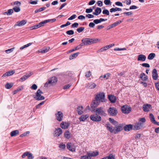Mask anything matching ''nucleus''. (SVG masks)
Here are the masks:
<instances>
[{
	"instance_id": "1",
	"label": "nucleus",
	"mask_w": 159,
	"mask_h": 159,
	"mask_svg": "<svg viewBox=\"0 0 159 159\" xmlns=\"http://www.w3.org/2000/svg\"><path fill=\"white\" fill-rule=\"evenodd\" d=\"M95 100H93L91 102L90 106L93 108L99 105L101 102H105V94L103 92H99L97 93L95 95Z\"/></svg>"
},
{
	"instance_id": "2",
	"label": "nucleus",
	"mask_w": 159,
	"mask_h": 159,
	"mask_svg": "<svg viewBox=\"0 0 159 159\" xmlns=\"http://www.w3.org/2000/svg\"><path fill=\"white\" fill-rule=\"evenodd\" d=\"M146 121V120L144 117L139 118L138 122L134 125L133 129L134 130H137L142 128L144 126V123Z\"/></svg>"
},
{
	"instance_id": "3",
	"label": "nucleus",
	"mask_w": 159,
	"mask_h": 159,
	"mask_svg": "<svg viewBox=\"0 0 159 159\" xmlns=\"http://www.w3.org/2000/svg\"><path fill=\"white\" fill-rule=\"evenodd\" d=\"M98 41V39H90V38H85L82 40V42H84L85 45L91 44L93 43H95Z\"/></svg>"
},
{
	"instance_id": "4",
	"label": "nucleus",
	"mask_w": 159,
	"mask_h": 159,
	"mask_svg": "<svg viewBox=\"0 0 159 159\" xmlns=\"http://www.w3.org/2000/svg\"><path fill=\"white\" fill-rule=\"evenodd\" d=\"M57 80L56 77H53L48 80V81L45 84L44 86L48 87L51 85H53L57 82Z\"/></svg>"
},
{
	"instance_id": "5",
	"label": "nucleus",
	"mask_w": 159,
	"mask_h": 159,
	"mask_svg": "<svg viewBox=\"0 0 159 159\" xmlns=\"http://www.w3.org/2000/svg\"><path fill=\"white\" fill-rule=\"evenodd\" d=\"M94 111L98 115V114L100 116H106L107 115V114L105 113L104 109L102 107H100L96 109H94Z\"/></svg>"
},
{
	"instance_id": "6",
	"label": "nucleus",
	"mask_w": 159,
	"mask_h": 159,
	"mask_svg": "<svg viewBox=\"0 0 159 159\" xmlns=\"http://www.w3.org/2000/svg\"><path fill=\"white\" fill-rule=\"evenodd\" d=\"M42 93L43 92L40 89H39L35 93L36 95L34 97V98L37 100H44L45 99V97L41 95Z\"/></svg>"
},
{
	"instance_id": "7",
	"label": "nucleus",
	"mask_w": 159,
	"mask_h": 159,
	"mask_svg": "<svg viewBox=\"0 0 159 159\" xmlns=\"http://www.w3.org/2000/svg\"><path fill=\"white\" fill-rule=\"evenodd\" d=\"M90 119L92 121L95 122H99L101 120L100 116L96 113L91 115L90 116Z\"/></svg>"
},
{
	"instance_id": "8",
	"label": "nucleus",
	"mask_w": 159,
	"mask_h": 159,
	"mask_svg": "<svg viewBox=\"0 0 159 159\" xmlns=\"http://www.w3.org/2000/svg\"><path fill=\"white\" fill-rule=\"evenodd\" d=\"M121 110L123 113L128 114L131 111V108L127 105H125L121 107Z\"/></svg>"
},
{
	"instance_id": "9",
	"label": "nucleus",
	"mask_w": 159,
	"mask_h": 159,
	"mask_svg": "<svg viewBox=\"0 0 159 159\" xmlns=\"http://www.w3.org/2000/svg\"><path fill=\"white\" fill-rule=\"evenodd\" d=\"M108 112L109 115L111 116H115L117 113V111L114 107H110L108 110Z\"/></svg>"
},
{
	"instance_id": "10",
	"label": "nucleus",
	"mask_w": 159,
	"mask_h": 159,
	"mask_svg": "<svg viewBox=\"0 0 159 159\" xmlns=\"http://www.w3.org/2000/svg\"><path fill=\"white\" fill-rule=\"evenodd\" d=\"M66 148L70 151L74 152L75 151L76 147L73 143L68 142L66 144Z\"/></svg>"
},
{
	"instance_id": "11",
	"label": "nucleus",
	"mask_w": 159,
	"mask_h": 159,
	"mask_svg": "<svg viewBox=\"0 0 159 159\" xmlns=\"http://www.w3.org/2000/svg\"><path fill=\"white\" fill-rule=\"evenodd\" d=\"M114 133L116 134L121 131L122 129L123 125L121 124H117L115 125Z\"/></svg>"
},
{
	"instance_id": "12",
	"label": "nucleus",
	"mask_w": 159,
	"mask_h": 159,
	"mask_svg": "<svg viewBox=\"0 0 159 159\" xmlns=\"http://www.w3.org/2000/svg\"><path fill=\"white\" fill-rule=\"evenodd\" d=\"M62 130L60 128H56L54 131V135L55 137H58L62 134Z\"/></svg>"
},
{
	"instance_id": "13",
	"label": "nucleus",
	"mask_w": 159,
	"mask_h": 159,
	"mask_svg": "<svg viewBox=\"0 0 159 159\" xmlns=\"http://www.w3.org/2000/svg\"><path fill=\"white\" fill-rule=\"evenodd\" d=\"M26 156L27 157L28 159H33L34 158L32 154L29 152H24L21 157L22 158H24Z\"/></svg>"
},
{
	"instance_id": "14",
	"label": "nucleus",
	"mask_w": 159,
	"mask_h": 159,
	"mask_svg": "<svg viewBox=\"0 0 159 159\" xmlns=\"http://www.w3.org/2000/svg\"><path fill=\"white\" fill-rule=\"evenodd\" d=\"M56 119L59 121H61L62 120L63 118V114L62 112L60 111H57L55 114Z\"/></svg>"
},
{
	"instance_id": "15",
	"label": "nucleus",
	"mask_w": 159,
	"mask_h": 159,
	"mask_svg": "<svg viewBox=\"0 0 159 159\" xmlns=\"http://www.w3.org/2000/svg\"><path fill=\"white\" fill-rule=\"evenodd\" d=\"M70 125V123L69 122L63 121L60 124L61 128L64 129H67Z\"/></svg>"
},
{
	"instance_id": "16",
	"label": "nucleus",
	"mask_w": 159,
	"mask_h": 159,
	"mask_svg": "<svg viewBox=\"0 0 159 159\" xmlns=\"http://www.w3.org/2000/svg\"><path fill=\"white\" fill-rule=\"evenodd\" d=\"M152 106L150 104H146L143 105V109L144 111L148 112L149 111L150 109L151 108Z\"/></svg>"
},
{
	"instance_id": "17",
	"label": "nucleus",
	"mask_w": 159,
	"mask_h": 159,
	"mask_svg": "<svg viewBox=\"0 0 159 159\" xmlns=\"http://www.w3.org/2000/svg\"><path fill=\"white\" fill-rule=\"evenodd\" d=\"M99 152L98 151H90L87 152V155L89 157H95L98 155Z\"/></svg>"
},
{
	"instance_id": "18",
	"label": "nucleus",
	"mask_w": 159,
	"mask_h": 159,
	"mask_svg": "<svg viewBox=\"0 0 159 159\" xmlns=\"http://www.w3.org/2000/svg\"><path fill=\"white\" fill-rule=\"evenodd\" d=\"M152 78L154 80H157V79L158 75L157 70L155 69H154L153 70L152 73Z\"/></svg>"
},
{
	"instance_id": "19",
	"label": "nucleus",
	"mask_w": 159,
	"mask_h": 159,
	"mask_svg": "<svg viewBox=\"0 0 159 159\" xmlns=\"http://www.w3.org/2000/svg\"><path fill=\"white\" fill-rule=\"evenodd\" d=\"M32 74L31 72H30L29 74H26L25 75H24L20 78V81L21 82H22L25 80L30 76Z\"/></svg>"
},
{
	"instance_id": "20",
	"label": "nucleus",
	"mask_w": 159,
	"mask_h": 159,
	"mask_svg": "<svg viewBox=\"0 0 159 159\" xmlns=\"http://www.w3.org/2000/svg\"><path fill=\"white\" fill-rule=\"evenodd\" d=\"M146 59L145 56L143 54H140L138 56L137 60L138 61H145Z\"/></svg>"
},
{
	"instance_id": "21",
	"label": "nucleus",
	"mask_w": 159,
	"mask_h": 159,
	"mask_svg": "<svg viewBox=\"0 0 159 159\" xmlns=\"http://www.w3.org/2000/svg\"><path fill=\"white\" fill-rule=\"evenodd\" d=\"M15 72L14 70L9 71L4 74L2 75V77H5L7 76H11L13 75L15 73Z\"/></svg>"
},
{
	"instance_id": "22",
	"label": "nucleus",
	"mask_w": 159,
	"mask_h": 159,
	"mask_svg": "<svg viewBox=\"0 0 159 159\" xmlns=\"http://www.w3.org/2000/svg\"><path fill=\"white\" fill-rule=\"evenodd\" d=\"M64 137L67 139H69L71 137V133L68 130H66L64 132Z\"/></svg>"
},
{
	"instance_id": "23",
	"label": "nucleus",
	"mask_w": 159,
	"mask_h": 159,
	"mask_svg": "<svg viewBox=\"0 0 159 159\" xmlns=\"http://www.w3.org/2000/svg\"><path fill=\"white\" fill-rule=\"evenodd\" d=\"M26 21L25 20H23L17 22L15 24V26H21L25 25L26 23Z\"/></svg>"
},
{
	"instance_id": "24",
	"label": "nucleus",
	"mask_w": 159,
	"mask_h": 159,
	"mask_svg": "<svg viewBox=\"0 0 159 159\" xmlns=\"http://www.w3.org/2000/svg\"><path fill=\"white\" fill-rule=\"evenodd\" d=\"M102 12V10L99 7H97L95 10V12H93V15L98 16Z\"/></svg>"
},
{
	"instance_id": "25",
	"label": "nucleus",
	"mask_w": 159,
	"mask_h": 159,
	"mask_svg": "<svg viewBox=\"0 0 159 159\" xmlns=\"http://www.w3.org/2000/svg\"><path fill=\"white\" fill-rule=\"evenodd\" d=\"M133 128L132 125L131 124H129L126 125L124 127V129L126 131H129L131 130Z\"/></svg>"
},
{
	"instance_id": "26",
	"label": "nucleus",
	"mask_w": 159,
	"mask_h": 159,
	"mask_svg": "<svg viewBox=\"0 0 159 159\" xmlns=\"http://www.w3.org/2000/svg\"><path fill=\"white\" fill-rule=\"evenodd\" d=\"M107 19L100 18L99 19H95L93 20V22L95 24H98L100 23L102 21H106L107 20Z\"/></svg>"
},
{
	"instance_id": "27",
	"label": "nucleus",
	"mask_w": 159,
	"mask_h": 159,
	"mask_svg": "<svg viewBox=\"0 0 159 159\" xmlns=\"http://www.w3.org/2000/svg\"><path fill=\"white\" fill-rule=\"evenodd\" d=\"M106 127L107 129L111 133H114V128L110 125L109 124L106 125Z\"/></svg>"
},
{
	"instance_id": "28",
	"label": "nucleus",
	"mask_w": 159,
	"mask_h": 159,
	"mask_svg": "<svg viewBox=\"0 0 159 159\" xmlns=\"http://www.w3.org/2000/svg\"><path fill=\"white\" fill-rule=\"evenodd\" d=\"M108 98L111 102L114 103L116 101V99L115 96L112 95H109Z\"/></svg>"
},
{
	"instance_id": "29",
	"label": "nucleus",
	"mask_w": 159,
	"mask_h": 159,
	"mask_svg": "<svg viewBox=\"0 0 159 159\" xmlns=\"http://www.w3.org/2000/svg\"><path fill=\"white\" fill-rule=\"evenodd\" d=\"M83 107L81 106H79L77 108V111L79 115H81L83 113Z\"/></svg>"
},
{
	"instance_id": "30",
	"label": "nucleus",
	"mask_w": 159,
	"mask_h": 159,
	"mask_svg": "<svg viewBox=\"0 0 159 159\" xmlns=\"http://www.w3.org/2000/svg\"><path fill=\"white\" fill-rule=\"evenodd\" d=\"M88 87L89 89L94 88L96 86V85L93 82H90L88 84Z\"/></svg>"
},
{
	"instance_id": "31",
	"label": "nucleus",
	"mask_w": 159,
	"mask_h": 159,
	"mask_svg": "<svg viewBox=\"0 0 159 159\" xmlns=\"http://www.w3.org/2000/svg\"><path fill=\"white\" fill-rule=\"evenodd\" d=\"M140 77L143 81H146L148 79V76L144 73H141L140 75Z\"/></svg>"
},
{
	"instance_id": "32",
	"label": "nucleus",
	"mask_w": 159,
	"mask_h": 159,
	"mask_svg": "<svg viewBox=\"0 0 159 159\" xmlns=\"http://www.w3.org/2000/svg\"><path fill=\"white\" fill-rule=\"evenodd\" d=\"M89 117L88 115H83L79 119L80 121H84Z\"/></svg>"
},
{
	"instance_id": "33",
	"label": "nucleus",
	"mask_w": 159,
	"mask_h": 159,
	"mask_svg": "<svg viewBox=\"0 0 159 159\" xmlns=\"http://www.w3.org/2000/svg\"><path fill=\"white\" fill-rule=\"evenodd\" d=\"M79 53V52H77L71 54L69 57V59L71 60L75 58L78 56Z\"/></svg>"
},
{
	"instance_id": "34",
	"label": "nucleus",
	"mask_w": 159,
	"mask_h": 159,
	"mask_svg": "<svg viewBox=\"0 0 159 159\" xmlns=\"http://www.w3.org/2000/svg\"><path fill=\"white\" fill-rule=\"evenodd\" d=\"M19 134V131L18 130H16L11 131L10 133V135L11 137H13L16 136Z\"/></svg>"
},
{
	"instance_id": "35",
	"label": "nucleus",
	"mask_w": 159,
	"mask_h": 159,
	"mask_svg": "<svg viewBox=\"0 0 159 159\" xmlns=\"http://www.w3.org/2000/svg\"><path fill=\"white\" fill-rule=\"evenodd\" d=\"M49 49V48L48 47L47 48H43L42 49H40L38 51L39 53H45L48 52Z\"/></svg>"
},
{
	"instance_id": "36",
	"label": "nucleus",
	"mask_w": 159,
	"mask_h": 159,
	"mask_svg": "<svg viewBox=\"0 0 159 159\" xmlns=\"http://www.w3.org/2000/svg\"><path fill=\"white\" fill-rule=\"evenodd\" d=\"M121 10L122 9L121 8L116 7L115 8H111L110 10V11L111 12H112L117 11H121Z\"/></svg>"
},
{
	"instance_id": "37",
	"label": "nucleus",
	"mask_w": 159,
	"mask_h": 159,
	"mask_svg": "<svg viewBox=\"0 0 159 159\" xmlns=\"http://www.w3.org/2000/svg\"><path fill=\"white\" fill-rule=\"evenodd\" d=\"M109 120L110 122L111 123L114 125H116L118 123L116 121L114 120V119L110 118H109Z\"/></svg>"
},
{
	"instance_id": "38",
	"label": "nucleus",
	"mask_w": 159,
	"mask_h": 159,
	"mask_svg": "<svg viewBox=\"0 0 159 159\" xmlns=\"http://www.w3.org/2000/svg\"><path fill=\"white\" fill-rule=\"evenodd\" d=\"M123 21V20H119L116 22H115V23H113V24H112V25L113 27H114L117 25H118L120 24V23H121L122 21Z\"/></svg>"
},
{
	"instance_id": "39",
	"label": "nucleus",
	"mask_w": 159,
	"mask_h": 159,
	"mask_svg": "<svg viewBox=\"0 0 159 159\" xmlns=\"http://www.w3.org/2000/svg\"><path fill=\"white\" fill-rule=\"evenodd\" d=\"M155 56V53H151L148 55V58L149 60H152L154 57Z\"/></svg>"
},
{
	"instance_id": "40",
	"label": "nucleus",
	"mask_w": 159,
	"mask_h": 159,
	"mask_svg": "<svg viewBox=\"0 0 159 159\" xmlns=\"http://www.w3.org/2000/svg\"><path fill=\"white\" fill-rule=\"evenodd\" d=\"M59 147L60 149L61 150H64L66 148V146L65 144L63 143H61L59 144Z\"/></svg>"
},
{
	"instance_id": "41",
	"label": "nucleus",
	"mask_w": 159,
	"mask_h": 159,
	"mask_svg": "<svg viewBox=\"0 0 159 159\" xmlns=\"http://www.w3.org/2000/svg\"><path fill=\"white\" fill-rule=\"evenodd\" d=\"M149 116L150 118L151 122L153 123H154V122H155L156 121L155 120V118L153 115L152 113H150L149 115Z\"/></svg>"
},
{
	"instance_id": "42",
	"label": "nucleus",
	"mask_w": 159,
	"mask_h": 159,
	"mask_svg": "<svg viewBox=\"0 0 159 159\" xmlns=\"http://www.w3.org/2000/svg\"><path fill=\"white\" fill-rule=\"evenodd\" d=\"M109 49L108 47V46L107 45H106L105 46H104L102 48L99 50V52H102L103 51H104L106 50L107 49Z\"/></svg>"
},
{
	"instance_id": "43",
	"label": "nucleus",
	"mask_w": 159,
	"mask_h": 159,
	"mask_svg": "<svg viewBox=\"0 0 159 159\" xmlns=\"http://www.w3.org/2000/svg\"><path fill=\"white\" fill-rule=\"evenodd\" d=\"M46 8V7H42L40 8H39V9H36L35 11V13H37L38 12L41 11H43Z\"/></svg>"
},
{
	"instance_id": "44",
	"label": "nucleus",
	"mask_w": 159,
	"mask_h": 159,
	"mask_svg": "<svg viewBox=\"0 0 159 159\" xmlns=\"http://www.w3.org/2000/svg\"><path fill=\"white\" fill-rule=\"evenodd\" d=\"M111 75V74L109 73H107L103 75L104 79L105 80H107Z\"/></svg>"
},
{
	"instance_id": "45",
	"label": "nucleus",
	"mask_w": 159,
	"mask_h": 159,
	"mask_svg": "<svg viewBox=\"0 0 159 159\" xmlns=\"http://www.w3.org/2000/svg\"><path fill=\"white\" fill-rule=\"evenodd\" d=\"M13 86V84L11 83H7L5 85V88L7 89H10Z\"/></svg>"
},
{
	"instance_id": "46",
	"label": "nucleus",
	"mask_w": 159,
	"mask_h": 159,
	"mask_svg": "<svg viewBox=\"0 0 159 159\" xmlns=\"http://www.w3.org/2000/svg\"><path fill=\"white\" fill-rule=\"evenodd\" d=\"M40 27L39 26V24H37L34 25L33 26H32L31 27H30V29L31 30H34V29H38Z\"/></svg>"
},
{
	"instance_id": "47",
	"label": "nucleus",
	"mask_w": 159,
	"mask_h": 159,
	"mask_svg": "<svg viewBox=\"0 0 159 159\" xmlns=\"http://www.w3.org/2000/svg\"><path fill=\"white\" fill-rule=\"evenodd\" d=\"M104 3L106 5H111V4L110 0H104Z\"/></svg>"
},
{
	"instance_id": "48",
	"label": "nucleus",
	"mask_w": 159,
	"mask_h": 159,
	"mask_svg": "<svg viewBox=\"0 0 159 159\" xmlns=\"http://www.w3.org/2000/svg\"><path fill=\"white\" fill-rule=\"evenodd\" d=\"M47 23L46 20H45L44 21H41L39 23L40 27L43 26L45 24Z\"/></svg>"
},
{
	"instance_id": "49",
	"label": "nucleus",
	"mask_w": 159,
	"mask_h": 159,
	"mask_svg": "<svg viewBox=\"0 0 159 159\" xmlns=\"http://www.w3.org/2000/svg\"><path fill=\"white\" fill-rule=\"evenodd\" d=\"M84 29V27H80L77 29V31L79 33H80L83 31Z\"/></svg>"
},
{
	"instance_id": "50",
	"label": "nucleus",
	"mask_w": 159,
	"mask_h": 159,
	"mask_svg": "<svg viewBox=\"0 0 159 159\" xmlns=\"http://www.w3.org/2000/svg\"><path fill=\"white\" fill-rule=\"evenodd\" d=\"M44 102H45V101H42L38 105H37L35 106L36 109H38L40 107V106L42 105H43L44 103Z\"/></svg>"
},
{
	"instance_id": "51",
	"label": "nucleus",
	"mask_w": 159,
	"mask_h": 159,
	"mask_svg": "<svg viewBox=\"0 0 159 159\" xmlns=\"http://www.w3.org/2000/svg\"><path fill=\"white\" fill-rule=\"evenodd\" d=\"M14 49V48H12L6 50L5 52L7 53H9L13 52Z\"/></svg>"
},
{
	"instance_id": "52",
	"label": "nucleus",
	"mask_w": 159,
	"mask_h": 159,
	"mask_svg": "<svg viewBox=\"0 0 159 159\" xmlns=\"http://www.w3.org/2000/svg\"><path fill=\"white\" fill-rule=\"evenodd\" d=\"M66 33L68 35H71L74 34V31L72 30H70L67 31Z\"/></svg>"
},
{
	"instance_id": "53",
	"label": "nucleus",
	"mask_w": 159,
	"mask_h": 159,
	"mask_svg": "<svg viewBox=\"0 0 159 159\" xmlns=\"http://www.w3.org/2000/svg\"><path fill=\"white\" fill-rule=\"evenodd\" d=\"M13 10L16 12H18L20 11V8L19 7H15L13 8Z\"/></svg>"
},
{
	"instance_id": "54",
	"label": "nucleus",
	"mask_w": 159,
	"mask_h": 159,
	"mask_svg": "<svg viewBox=\"0 0 159 159\" xmlns=\"http://www.w3.org/2000/svg\"><path fill=\"white\" fill-rule=\"evenodd\" d=\"M30 133L29 131H27L26 132H25L21 135H20V137H23L24 136H26L27 134H29Z\"/></svg>"
},
{
	"instance_id": "55",
	"label": "nucleus",
	"mask_w": 159,
	"mask_h": 159,
	"mask_svg": "<svg viewBox=\"0 0 159 159\" xmlns=\"http://www.w3.org/2000/svg\"><path fill=\"white\" fill-rule=\"evenodd\" d=\"M85 76L86 77L88 78V77H90L91 76V71H89L86 72L85 73Z\"/></svg>"
},
{
	"instance_id": "56",
	"label": "nucleus",
	"mask_w": 159,
	"mask_h": 159,
	"mask_svg": "<svg viewBox=\"0 0 159 159\" xmlns=\"http://www.w3.org/2000/svg\"><path fill=\"white\" fill-rule=\"evenodd\" d=\"M70 24V22H69V21H67L66 23V24H63V25H61L60 27L61 28H63V27H66V26H67L68 25H69Z\"/></svg>"
},
{
	"instance_id": "57",
	"label": "nucleus",
	"mask_w": 159,
	"mask_h": 159,
	"mask_svg": "<svg viewBox=\"0 0 159 159\" xmlns=\"http://www.w3.org/2000/svg\"><path fill=\"white\" fill-rule=\"evenodd\" d=\"M102 13L103 14H106L107 15H109V12L108 10L107 9H105L102 11Z\"/></svg>"
},
{
	"instance_id": "58",
	"label": "nucleus",
	"mask_w": 159,
	"mask_h": 159,
	"mask_svg": "<svg viewBox=\"0 0 159 159\" xmlns=\"http://www.w3.org/2000/svg\"><path fill=\"white\" fill-rule=\"evenodd\" d=\"M101 159H114V157L112 155H110L109 156L105 157Z\"/></svg>"
},
{
	"instance_id": "59",
	"label": "nucleus",
	"mask_w": 159,
	"mask_h": 159,
	"mask_svg": "<svg viewBox=\"0 0 159 159\" xmlns=\"http://www.w3.org/2000/svg\"><path fill=\"white\" fill-rule=\"evenodd\" d=\"M93 11V8H90L86 9V12L87 13H90Z\"/></svg>"
},
{
	"instance_id": "60",
	"label": "nucleus",
	"mask_w": 159,
	"mask_h": 159,
	"mask_svg": "<svg viewBox=\"0 0 159 159\" xmlns=\"http://www.w3.org/2000/svg\"><path fill=\"white\" fill-rule=\"evenodd\" d=\"M30 88L31 89H32L33 90H36L37 88V85L36 84H34Z\"/></svg>"
},
{
	"instance_id": "61",
	"label": "nucleus",
	"mask_w": 159,
	"mask_h": 159,
	"mask_svg": "<svg viewBox=\"0 0 159 159\" xmlns=\"http://www.w3.org/2000/svg\"><path fill=\"white\" fill-rule=\"evenodd\" d=\"M38 1L35 0V1H32L31 0L30 1L29 3L32 5H36Z\"/></svg>"
},
{
	"instance_id": "62",
	"label": "nucleus",
	"mask_w": 159,
	"mask_h": 159,
	"mask_svg": "<svg viewBox=\"0 0 159 159\" xmlns=\"http://www.w3.org/2000/svg\"><path fill=\"white\" fill-rule=\"evenodd\" d=\"M115 4L117 6H121V7H122L123 6V4H122V3L120 2H116L115 3Z\"/></svg>"
},
{
	"instance_id": "63",
	"label": "nucleus",
	"mask_w": 159,
	"mask_h": 159,
	"mask_svg": "<svg viewBox=\"0 0 159 159\" xmlns=\"http://www.w3.org/2000/svg\"><path fill=\"white\" fill-rule=\"evenodd\" d=\"M76 17V15L75 14L73 15L72 16H71L70 17H69L68 20H71L75 19Z\"/></svg>"
},
{
	"instance_id": "64",
	"label": "nucleus",
	"mask_w": 159,
	"mask_h": 159,
	"mask_svg": "<svg viewBox=\"0 0 159 159\" xmlns=\"http://www.w3.org/2000/svg\"><path fill=\"white\" fill-rule=\"evenodd\" d=\"M13 12V9H9L7 11V15H11L12 14Z\"/></svg>"
}]
</instances>
